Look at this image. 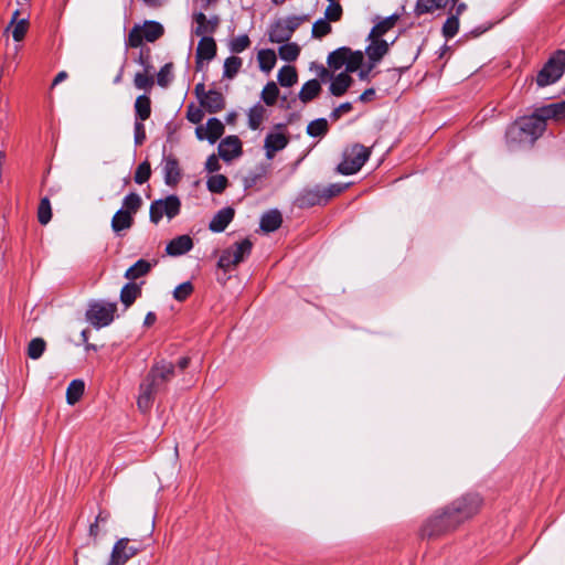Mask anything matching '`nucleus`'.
Wrapping results in <instances>:
<instances>
[{
	"label": "nucleus",
	"mask_w": 565,
	"mask_h": 565,
	"mask_svg": "<svg viewBox=\"0 0 565 565\" xmlns=\"http://www.w3.org/2000/svg\"><path fill=\"white\" fill-rule=\"evenodd\" d=\"M450 0H417L415 6L416 15L434 12L445 9Z\"/></svg>",
	"instance_id": "28"
},
{
	"label": "nucleus",
	"mask_w": 565,
	"mask_h": 565,
	"mask_svg": "<svg viewBox=\"0 0 565 565\" xmlns=\"http://www.w3.org/2000/svg\"><path fill=\"white\" fill-rule=\"evenodd\" d=\"M117 305L115 302L95 301L86 311V320L96 329L109 326L115 318Z\"/></svg>",
	"instance_id": "8"
},
{
	"label": "nucleus",
	"mask_w": 565,
	"mask_h": 565,
	"mask_svg": "<svg viewBox=\"0 0 565 565\" xmlns=\"http://www.w3.org/2000/svg\"><path fill=\"white\" fill-rule=\"evenodd\" d=\"M134 225V216L126 210H118L111 218V230L119 235L121 231L129 230Z\"/></svg>",
	"instance_id": "24"
},
{
	"label": "nucleus",
	"mask_w": 565,
	"mask_h": 565,
	"mask_svg": "<svg viewBox=\"0 0 565 565\" xmlns=\"http://www.w3.org/2000/svg\"><path fill=\"white\" fill-rule=\"evenodd\" d=\"M322 186L316 185L310 189H305L297 198V205L301 209H308L315 205L326 204Z\"/></svg>",
	"instance_id": "14"
},
{
	"label": "nucleus",
	"mask_w": 565,
	"mask_h": 565,
	"mask_svg": "<svg viewBox=\"0 0 565 565\" xmlns=\"http://www.w3.org/2000/svg\"><path fill=\"white\" fill-rule=\"evenodd\" d=\"M217 51L216 42L212 36H203L196 46L195 64L196 71L202 67L203 61H211L215 57Z\"/></svg>",
	"instance_id": "13"
},
{
	"label": "nucleus",
	"mask_w": 565,
	"mask_h": 565,
	"mask_svg": "<svg viewBox=\"0 0 565 565\" xmlns=\"http://www.w3.org/2000/svg\"><path fill=\"white\" fill-rule=\"evenodd\" d=\"M351 110H352V104L347 102V103L341 104L335 109H333V111L331 113L330 117L333 120H338V119L341 118V116L343 114L350 113Z\"/></svg>",
	"instance_id": "61"
},
{
	"label": "nucleus",
	"mask_w": 565,
	"mask_h": 565,
	"mask_svg": "<svg viewBox=\"0 0 565 565\" xmlns=\"http://www.w3.org/2000/svg\"><path fill=\"white\" fill-rule=\"evenodd\" d=\"M193 292V285L185 281L173 290V297L178 301H184Z\"/></svg>",
	"instance_id": "56"
},
{
	"label": "nucleus",
	"mask_w": 565,
	"mask_h": 565,
	"mask_svg": "<svg viewBox=\"0 0 565 565\" xmlns=\"http://www.w3.org/2000/svg\"><path fill=\"white\" fill-rule=\"evenodd\" d=\"M270 164L260 163L255 169L250 170L243 178V185L245 190L252 189L256 186L260 181H263L269 174Z\"/></svg>",
	"instance_id": "19"
},
{
	"label": "nucleus",
	"mask_w": 565,
	"mask_h": 565,
	"mask_svg": "<svg viewBox=\"0 0 565 565\" xmlns=\"http://www.w3.org/2000/svg\"><path fill=\"white\" fill-rule=\"evenodd\" d=\"M134 84L138 89L150 90L154 85V79L151 73H137L134 78Z\"/></svg>",
	"instance_id": "49"
},
{
	"label": "nucleus",
	"mask_w": 565,
	"mask_h": 565,
	"mask_svg": "<svg viewBox=\"0 0 565 565\" xmlns=\"http://www.w3.org/2000/svg\"><path fill=\"white\" fill-rule=\"evenodd\" d=\"M298 75L294 66L286 65L278 72V82L284 87H291L297 83Z\"/></svg>",
	"instance_id": "38"
},
{
	"label": "nucleus",
	"mask_w": 565,
	"mask_h": 565,
	"mask_svg": "<svg viewBox=\"0 0 565 565\" xmlns=\"http://www.w3.org/2000/svg\"><path fill=\"white\" fill-rule=\"evenodd\" d=\"M280 21L285 24V26L288 29L291 35L301 23V20L298 17H289L287 19H280Z\"/></svg>",
	"instance_id": "62"
},
{
	"label": "nucleus",
	"mask_w": 565,
	"mask_h": 565,
	"mask_svg": "<svg viewBox=\"0 0 565 565\" xmlns=\"http://www.w3.org/2000/svg\"><path fill=\"white\" fill-rule=\"evenodd\" d=\"M565 72V51H556L536 76V84L545 87L556 83Z\"/></svg>",
	"instance_id": "5"
},
{
	"label": "nucleus",
	"mask_w": 565,
	"mask_h": 565,
	"mask_svg": "<svg viewBox=\"0 0 565 565\" xmlns=\"http://www.w3.org/2000/svg\"><path fill=\"white\" fill-rule=\"evenodd\" d=\"M268 36L271 43H285L288 42L292 35L285 24L278 20L271 24Z\"/></svg>",
	"instance_id": "27"
},
{
	"label": "nucleus",
	"mask_w": 565,
	"mask_h": 565,
	"mask_svg": "<svg viewBox=\"0 0 565 565\" xmlns=\"http://www.w3.org/2000/svg\"><path fill=\"white\" fill-rule=\"evenodd\" d=\"M235 215V211L233 207H224L220 210L211 220L209 224V230L214 233L223 232L227 225L232 222Z\"/></svg>",
	"instance_id": "17"
},
{
	"label": "nucleus",
	"mask_w": 565,
	"mask_h": 565,
	"mask_svg": "<svg viewBox=\"0 0 565 565\" xmlns=\"http://www.w3.org/2000/svg\"><path fill=\"white\" fill-rule=\"evenodd\" d=\"M363 62V54L361 51L352 52L350 50V53L348 54V61L345 64L347 72L345 73H353L359 70Z\"/></svg>",
	"instance_id": "53"
},
{
	"label": "nucleus",
	"mask_w": 565,
	"mask_h": 565,
	"mask_svg": "<svg viewBox=\"0 0 565 565\" xmlns=\"http://www.w3.org/2000/svg\"><path fill=\"white\" fill-rule=\"evenodd\" d=\"M539 109L541 116H543L545 120L554 119L559 121L565 119V100L553 103Z\"/></svg>",
	"instance_id": "25"
},
{
	"label": "nucleus",
	"mask_w": 565,
	"mask_h": 565,
	"mask_svg": "<svg viewBox=\"0 0 565 565\" xmlns=\"http://www.w3.org/2000/svg\"><path fill=\"white\" fill-rule=\"evenodd\" d=\"M151 267L152 265L149 262L145 259H139L126 270L125 277L129 280L138 279L147 275L150 271Z\"/></svg>",
	"instance_id": "33"
},
{
	"label": "nucleus",
	"mask_w": 565,
	"mask_h": 565,
	"mask_svg": "<svg viewBox=\"0 0 565 565\" xmlns=\"http://www.w3.org/2000/svg\"><path fill=\"white\" fill-rule=\"evenodd\" d=\"M253 243L245 238L239 243L224 249L218 258L217 266L225 271L235 268L242 263L252 252Z\"/></svg>",
	"instance_id": "7"
},
{
	"label": "nucleus",
	"mask_w": 565,
	"mask_h": 565,
	"mask_svg": "<svg viewBox=\"0 0 565 565\" xmlns=\"http://www.w3.org/2000/svg\"><path fill=\"white\" fill-rule=\"evenodd\" d=\"M332 31L330 21L327 19H319L312 25V36L316 39H321L328 35Z\"/></svg>",
	"instance_id": "51"
},
{
	"label": "nucleus",
	"mask_w": 565,
	"mask_h": 565,
	"mask_svg": "<svg viewBox=\"0 0 565 565\" xmlns=\"http://www.w3.org/2000/svg\"><path fill=\"white\" fill-rule=\"evenodd\" d=\"M85 384L82 380H73L66 390V399L70 405L77 403L84 394Z\"/></svg>",
	"instance_id": "35"
},
{
	"label": "nucleus",
	"mask_w": 565,
	"mask_h": 565,
	"mask_svg": "<svg viewBox=\"0 0 565 565\" xmlns=\"http://www.w3.org/2000/svg\"><path fill=\"white\" fill-rule=\"evenodd\" d=\"M343 13L342 7L339 2H329L324 11V19L330 22H337L341 19Z\"/></svg>",
	"instance_id": "55"
},
{
	"label": "nucleus",
	"mask_w": 565,
	"mask_h": 565,
	"mask_svg": "<svg viewBox=\"0 0 565 565\" xmlns=\"http://www.w3.org/2000/svg\"><path fill=\"white\" fill-rule=\"evenodd\" d=\"M328 121L324 118L312 120L307 126V134L311 137H322L328 132Z\"/></svg>",
	"instance_id": "44"
},
{
	"label": "nucleus",
	"mask_w": 565,
	"mask_h": 565,
	"mask_svg": "<svg viewBox=\"0 0 565 565\" xmlns=\"http://www.w3.org/2000/svg\"><path fill=\"white\" fill-rule=\"evenodd\" d=\"M141 296V288L135 282L126 284L120 291V301L126 308L130 307Z\"/></svg>",
	"instance_id": "31"
},
{
	"label": "nucleus",
	"mask_w": 565,
	"mask_h": 565,
	"mask_svg": "<svg viewBox=\"0 0 565 565\" xmlns=\"http://www.w3.org/2000/svg\"><path fill=\"white\" fill-rule=\"evenodd\" d=\"M173 376L174 365L172 362L166 360L156 362L140 384V393L137 401L138 407L142 412L150 409L156 394L163 390Z\"/></svg>",
	"instance_id": "2"
},
{
	"label": "nucleus",
	"mask_w": 565,
	"mask_h": 565,
	"mask_svg": "<svg viewBox=\"0 0 565 565\" xmlns=\"http://www.w3.org/2000/svg\"><path fill=\"white\" fill-rule=\"evenodd\" d=\"M371 43L366 47L369 60L375 64L380 62L383 56L388 52V43L382 39H370Z\"/></svg>",
	"instance_id": "22"
},
{
	"label": "nucleus",
	"mask_w": 565,
	"mask_h": 565,
	"mask_svg": "<svg viewBox=\"0 0 565 565\" xmlns=\"http://www.w3.org/2000/svg\"><path fill=\"white\" fill-rule=\"evenodd\" d=\"M257 60H258L259 67L262 71L270 72L276 64L277 57L273 50L266 49V50H260L258 52Z\"/></svg>",
	"instance_id": "37"
},
{
	"label": "nucleus",
	"mask_w": 565,
	"mask_h": 565,
	"mask_svg": "<svg viewBox=\"0 0 565 565\" xmlns=\"http://www.w3.org/2000/svg\"><path fill=\"white\" fill-rule=\"evenodd\" d=\"M243 61L238 56H230L224 62L223 77L232 79L241 71Z\"/></svg>",
	"instance_id": "39"
},
{
	"label": "nucleus",
	"mask_w": 565,
	"mask_h": 565,
	"mask_svg": "<svg viewBox=\"0 0 565 565\" xmlns=\"http://www.w3.org/2000/svg\"><path fill=\"white\" fill-rule=\"evenodd\" d=\"M19 14H20L19 10H15L13 12L12 21H11L12 24L14 23L13 30H12V38L17 42H20L23 40V38L25 36V33L28 31V26H29V22L26 19H22L17 22Z\"/></svg>",
	"instance_id": "40"
},
{
	"label": "nucleus",
	"mask_w": 565,
	"mask_h": 565,
	"mask_svg": "<svg viewBox=\"0 0 565 565\" xmlns=\"http://www.w3.org/2000/svg\"><path fill=\"white\" fill-rule=\"evenodd\" d=\"M482 503L483 500L478 493H466L456 498L424 522L422 537L438 539L456 531L480 512Z\"/></svg>",
	"instance_id": "1"
},
{
	"label": "nucleus",
	"mask_w": 565,
	"mask_h": 565,
	"mask_svg": "<svg viewBox=\"0 0 565 565\" xmlns=\"http://www.w3.org/2000/svg\"><path fill=\"white\" fill-rule=\"evenodd\" d=\"M164 182L168 185H175L181 179L179 162L174 157L164 158Z\"/></svg>",
	"instance_id": "21"
},
{
	"label": "nucleus",
	"mask_w": 565,
	"mask_h": 565,
	"mask_svg": "<svg viewBox=\"0 0 565 565\" xmlns=\"http://www.w3.org/2000/svg\"><path fill=\"white\" fill-rule=\"evenodd\" d=\"M282 216L278 210H270L263 214L260 218V230L270 233L275 232L281 226Z\"/></svg>",
	"instance_id": "23"
},
{
	"label": "nucleus",
	"mask_w": 565,
	"mask_h": 565,
	"mask_svg": "<svg viewBox=\"0 0 565 565\" xmlns=\"http://www.w3.org/2000/svg\"><path fill=\"white\" fill-rule=\"evenodd\" d=\"M52 218L51 203L47 198L40 201L38 209V220L42 225H46Z\"/></svg>",
	"instance_id": "48"
},
{
	"label": "nucleus",
	"mask_w": 565,
	"mask_h": 565,
	"mask_svg": "<svg viewBox=\"0 0 565 565\" xmlns=\"http://www.w3.org/2000/svg\"><path fill=\"white\" fill-rule=\"evenodd\" d=\"M278 95L279 88L277 87L276 83L269 82L265 85L262 92V99L266 105L273 106L276 104Z\"/></svg>",
	"instance_id": "45"
},
{
	"label": "nucleus",
	"mask_w": 565,
	"mask_h": 565,
	"mask_svg": "<svg viewBox=\"0 0 565 565\" xmlns=\"http://www.w3.org/2000/svg\"><path fill=\"white\" fill-rule=\"evenodd\" d=\"M163 26L156 21H146L142 25H135L128 34L126 45L139 47L142 41L154 42L163 35Z\"/></svg>",
	"instance_id": "6"
},
{
	"label": "nucleus",
	"mask_w": 565,
	"mask_h": 565,
	"mask_svg": "<svg viewBox=\"0 0 565 565\" xmlns=\"http://www.w3.org/2000/svg\"><path fill=\"white\" fill-rule=\"evenodd\" d=\"M242 154V142L237 136H227L218 143V156L231 161Z\"/></svg>",
	"instance_id": "15"
},
{
	"label": "nucleus",
	"mask_w": 565,
	"mask_h": 565,
	"mask_svg": "<svg viewBox=\"0 0 565 565\" xmlns=\"http://www.w3.org/2000/svg\"><path fill=\"white\" fill-rule=\"evenodd\" d=\"M228 184V180L223 174H214L207 179L206 186L212 193H222Z\"/></svg>",
	"instance_id": "43"
},
{
	"label": "nucleus",
	"mask_w": 565,
	"mask_h": 565,
	"mask_svg": "<svg viewBox=\"0 0 565 565\" xmlns=\"http://www.w3.org/2000/svg\"><path fill=\"white\" fill-rule=\"evenodd\" d=\"M289 138L282 132H269L264 141L265 154L268 160H271L276 152L286 148Z\"/></svg>",
	"instance_id": "16"
},
{
	"label": "nucleus",
	"mask_w": 565,
	"mask_h": 565,
	"mask_svg": "<svg viewBox=\"0 0 565 565\" xmlns=\"http://www.w3.org/2000/svg\"><path fill=\"white\" fill-rule=\"evenodd\" d=\"M546 128V120L537 108L531 116H525L510 126L507 136L512 142H533Z\"/></svg>",
	"instance_id": "3"
},
{
	"label": "nucleus",
	"mask_w": 565,
	"mask_h": 565,
	"mask_svg": "<svg viewBox=\"0 0 565 565\" xmlns=\"http://www.w3.org/2000/svg\"><path fill=\"white\" fill-rule=\"evenodd\" d=\"M281 60L292 62L298 58L300 47L297 43H285L278 50Z\"/></svg>",
	"instance_id": "42"
},
{
	"label": "nucleus",
	"mask_w": 565,
	"mask_h": 565,
	"mask_svg": "<svg viewBox=\"0 0 565 565\" xmlns=\"http://www.w3.org/2000/svg\"><path fill=\"white\" fill-rule=\"evenodd\" d=\"M140 552V546L127 537L119 539L113 546L107 565H125Z\"/></svg>",
	"instance_id": "10"
},
{
	"label": "nucleus",
	"mask_w": 565,
	"mask_h": 565,
	"mask_svg": "<svg viewBox=\"0 0 565 565\" xmlns=\"http://www.w3.org/2000/svg\"><path fill=\"white\" fill-rule=\"evenodd\" d=\"M141 196L138 193L131 192L124 198L122 207L120 210H126L127 213L134 216L141 207Z\"/></svg>",
	"instance_id": "41"
},
{
	"label": "nucleus",
	"mask_w": 565,
	"mask_h": 565,
	"mask_svg": "<svg viewBox=\"0 0 565 565\" xmlns=\"http://www.w3.org/2000/svg\"><path fill=\"white\" fill-rule=\"evenodd\" d=\"M398 17L396 14H393L382 21H380L377 24H375L370 34L369 39H380L382 35H384L386 32H388L396 23Z\"/></svg>",
	"instance_id": "34"
},
{
	"label": "nucleus",
	"mask_w": 565,
	"mask_h": 565,
	"mask_svg": "<svg viewBox=\"0 0 565 565\" xmlns=\"http://www.w3.org/2000/svg\"><path fill=\"white\" fill-rule=\"evenodd\" d=\"M201 106L210 114L218 113L225 107L224 96L222 93L211 89L206 93V96L202 98Z\"/></svg>",
	"instance_id": "20"
},
{
	"label": "nucleus",
	"mask_w": 565,
	"mask_h": 565,
	"mask_svg": "<svg viewBox=\"0 0 565 565\" xmlns=\"http://www.w3.org/2000/svg\"><path fill=\"white\" fill-rule=\"evenodd\" d=\"M137 62L143 67V72L151 73L152 72V65L150 62V54L149 50L147 52L141 51Z\"/></svg>",
	"instance_id": "60"
},
{
	"label": "nucleus",
	"mask_w": 565,
	"mask_h": 565,
	"mask_svg": "<svg viewBox=\"0 0 565 565\" xmlns=\"http://www.w3.org/2000/svg\"><path fill=\"white\" fill-rule=\"evenodd\" d=\"M374 95V88H367L360 95L359 100L362 103H367L373 99Z\"/></svg>",
	"instance_id": "64"
},
{
	"label": "nucleus",
	"mask_w": 565,
	"mask_h": 565,
	"mask_svg": "<svg viewBox=\"0 0 565 565\" xmlns=\"http://www.w3.org/2000/svg\"><path fill=\"white\" fill-rule=\"evenodd\" d=\"M146 140V128L142 121H135V143L136 146H141Z\"/></svg>",
	"instance_id": "59"
},
{
	"label": "nucleus",
	"mask_w": 565,
	"mask_h": 565,
	"mask_svg": "<svg viewBox=\"0 0 565 565\" xmlns=\"http://www.w3.org/2000/svg\"><path fill=\"white\" fill-rule=\"evenodd\" d=\"M371 156V149L361 143H354L343 151V159L338 164L337 171L343 175L359 172Z\"/></svg>",
	"instance_id": "4"
},
{
	"label": "nucleus",
	"mask_w": 565,
	"mask_h": 565,
	"mask_svg": "<svg viewBox=\"0 0 565 565\" xmlns=\"http://www.w3.org/2000/svg\"><path fill=\"white\" fill-rule=\"evenodd\" d=\"M193 247V241L189 235H180L169 242L166 252L170 256H180Z\"/></svg>",
	"instance_id": "18"
},
{
	"label": "nucleus",
	"mask_w": 565,
	"mask_h": 565,
	"mask_svg": "<svg viewBox=\"0 0 565 565\" xmlns=\"http://www.w3.org/2000/svg\"><path fill=\"white\" fill-rule=\"evenodd\" d=\"M349 53L350 49L344 46L331 52L328 56L329 66L334 70L341 68L347 64Z\"/></svg>",
	"instance_id": "36"
},
{
	"label": "nucleus",
	"mask_w": 565,
	"mask_h": 565,
	"mask_svg": "<svg viewBox=\"0 0 565 565\" xmlns=\"http://www.w3.org/2000/svg\"><path fill=\"white\" fill-rule=\"evenodd\" d=\"M172 63L164 64L157 74V83L161 87H167L172 81Z\"/></svg>",
	"instance_id": "52"
},
{
	"label": "nucleus",
	"mask_w": 565,
	"mask_h": 565,
	"mask_svg": "<svg viewBox=\"0 0 565 565\" xmlns=\"http://www.w3.org/2000/svg\"><path fill=\"white\" fill-rule=\"evenodd\" d=\"M347 189V185H342L339 183L330 184L329 186L323 188L322 191L324 194V199L327 203L334 196L339 195Z\"/></svg>",
	"instance_id": "58"
},
{
	"label": "nucleus",
	"mask_w": 565,
	"mask_h": 565,
	"mask_svg": "<svg viewBox=\"0 0 565 565\" xmlns=\"http://www.w3.org/2000/svg\"><path fill=\"white\" fill-rule=\"evenodd\" d=\"M459 30V20L456 15L449 17L443 25V35L446 39L454 38Z\"/></svg>",
	"instance_id": "54"
},
{
	"label": "nucleus",
	"mask_w": 565,
	"mask_h": 565,
	"mask_svg": "<svg viewBox=\"0 0 565 565\" xmlns=\"http://www.w3.org/2000/svg\"><path fill=\"white\" fill-rule=\"evenodd\" d=\"M267 110L262 104H256L248 111V127L257 130L266 118Z\"/></svg>",
	"instance_id": "32"
},
{
	"label": "nucleus",
	"mask_w": 565,
	"mask_h": 565,
	"mask_svg": "<svg viewBox=\"0 0 565 565\" xmlns=\"http://www.w3.org/2000/svg\"><path fill=\"white\" fill-rule=\"evenodd\" d=\"M181 210L180 199L172 194L166 199L156 200L150 205L149 216L153 224H158L163 216L169 220L175 217Z\"/></svg>",
	"instance_id": "9"
},
{
	"label": "nucleus",
	"mask_w": 565,
	"mask_h": 565,
	"mask_svg": "<svg viewBox=\"0 0 565 565\" xmlns=\"http://www.w3.org/2000/svg\"><path fill=\"white\" fill-rule=\"evenodd\" d=\"M224 125L217 118H210L206 126H199L195 135L200 140L207 139L210 143H215L224 134Z\"/></svg>",
	"instance_id": "11"
},
{
	"label": "nucleus",
	"mask_w": 565,
	"mask_h": 565,
	"mask_svg": "<svg viewBox=\"0 0 565 565\" xmlns=\"http://www.w3.org/2000/svg\"><path fill=\"white\" fill-rule=\"evenodd\" d=\"M46 343L42 338H34L28 345V356L32 360H38L42 356Z\"/></svg>",
	"instance_id": "46"
},
{
	"label": "nucleus",
	"mask_w": 565,
	"mask_h": 565,
	"mask_svg": "<svg viewBox=\"0 0 565 565\" xmlns=\"http://www.w3.org/2000/svg\"><path fill=\"white\" fill-rule=\"evenodd\" d=\"M321 92V85L318 79H310L306 82L300 92H299V98L302 103H309L313 98H316Z\"/></svg>",
	"instance_id": "29"
},
{
	"label": "nucleus",
	"mask_w": 565,
	"mask_h": 565,
	"mask_svg": "<svg viewBox=\"0 0 565 565\" xmlns=\"http://www.w3.org/2000/svg\"><path fill=\"white\" fill-rule=\"evenodd\" d=\"M205 169L209 172H216L221 169V164L218 162V158L215 154H211L205 162Z\"/></svg>",
	"instance_id": "63"
},
{
	"label": "nucleus",
	"mask_w": 565,
	"mask_h": 565,
	"mask_svg": "<svg viewBox=\"0 0 565 565\" xmlns=\"http://www.w3.org/2000/svg\"><path fill=\"white\" fill-rule=\"evenodd\" d=\"M204 117L201 107L191 104L186 108V119L192 124H200Z\"/></svg>",
	"instance_id": "57"
},
{
	"label": "nucleus",
	"mask_w": 565,
	"mask_h": 565,
	"mask_svg": "<svg viewBox=\"0 0 565 565\" xmlns=\"http://www.w3.org/2000/svg\"><path fill=\"white\" fill-rule=\"evenodd\" d=\"M250 45V40L247 34L238 35L230 41V51L234 54L242 53Z\"/></svg>",
	"instance_id": "47"
},
{
	"label": "nucleus",
	"mask_w": 565,
	"mask_h": 565,
	"mask_svg": "<svg viewBox=\"0 0 565 565\" xmlns=\"http://www.w3.org/2000/svg\"><path fill=\"white\" fill-rule=\"evenodd\" d=\"M136 120L145 121L151 115V100L147 95H140L135 102Z\"/></svg>",
	"instance_id": "30"
},
{
	"label": "nucleus",
	"mask_w": 565,
	"mask_h": 565,
	"mask_svg": "<svg viewBox=\"0 0 565 565\" xmlns=\"http://www.w3.org/2000/svg\"><path fill=\"white\" fill-rule=\"evenodd\" d=\"M150 175H151V167H150L149 161L146 160L137 167V169L135 171L134 180L137 184H143L145 182H147L150 179Z\"/></svg>",
	"instance_id": "50"
},
{
	"label": "nucleus",
	"mask_w": 565,
	"mask_h": 565,
	"mask_svg": "<svg viewBox=\"0 0 565 565\" xmlns=\"http://www.w3.org/2000/svg\"><path fill=\"white\" fill-rule=\"evenodd\" d=\"M193 21L196 23L194 29L195 35L202 38L215 33L221 22L218 15H212L211 18H207L203 12L194 13Z\"/></svg>",
	"instance_id": "12"
},
{
	"label": "nucleus",
	"mask_w": 565,
	"mask_h": 565,
	"mask_svg": "<svg viewBox=\"0 0 565 565\" xmlns=\"http://www.w3.org/2000/svg\"><path fill=\"white\" fill-rule=\"evenodd\" d=\"M353 83V78L348 73H340L337 75L330 85V93L333 96H342L347 93Z\"/></svg>",
	"instance_id": "26"
}]
</instances>
